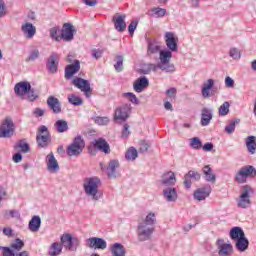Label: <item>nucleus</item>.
Masks as SVG:
<instances>
[{
    "label": "nucleus",
    "instance_id": "c756f323",
    "mask_svg": "<svg viewBox=\"0 0 256 256\" xmlns=\"http://www.w3.org/2000/svg\"><path fill=\"white\" fill-rule=\"evenodd\" d=\"M177 183V178L175 173L169 171L163 174L162 176V185H175Z\"/></svg>",
    "mask_w": 256,
    "mask_h": 256
},
{
    "label": "nucleus",
    "instance_id": "f257e3e1",
    "mask_svg": "<svg viewBox=\"0 0 256 256\" xmlns=\"http://www.w3.org/2000/svg\"><path fill=\"white\" fill-rule=\"evenodd\" d=\"M14 92L18 97L29 99V101H35L37 96L35 95V90L31 88V83L27 81L18 82L14 86Z\"/></svg>",
    "mask_w": 256,
    "mask_h": 256
},
{
    "label": "nucleus",
    "instance_id": "7ed1b4c3",
    "mask_svg": "<svg viewBox=\"0 0 256 256\" xmlns=\"http://www.w3.org/2000/svg\"><path fill=\"white\" fill-rule=\"evenodd\" d=\"M83 149H85V140L81 136H76L67 147L66 153L69 157H79V154L83 153Z\"/></svg>",
    "mask_w": 256,
    "mask_h": 256
},
{
    "label": "nucleus",
    "instance_id": "3c124183",
    "mask_svg": "<svg viewBox=\"0 0 256 256\" xmlns=\"http://www.w3.org/2000/svg\"><path fill=\"white\" fill-rule=\"evenodd\" d=\"M240 121L241 120L237 119V120L230 122V124L225 127L226 133H229V134L233 133L235 131V125H237V123H240Z\"/></svg>",
    "mask_w": 256,
    "mask_h": 256
},
{
    "label": "nucleus",
    "instance_id": "393cba45",
    "mask_svg": "<svg viewBox=\"0 0 256 256\" xmlns=\"http://www.w3.org/2000/svg\"><path fill=\"white\" fill-rule=\"evenodd\" d=\"M133 87H134V91H136V93H141L143 91V89H147V87H149V80L145 77L138 78L134 82Z\"/></svg>",
    "mask_w": 256,
    "mask_h": 256
},
{
    "label": "nucleus",
    "instance_id": "5701e85b",
    "mask_svg": "<svg viewBox=\"0 0 256 256\" xmlns=\"http://www.w3.org/2000/svg\"><path fill=\"white\" fill-rule=\"evenodd\" d=\"M209 195H211V187L198 188L194 191V199L196 201H205Z\"/></svg>",
    "mask_w": 256,
    "mask_h": 256
},
{
    "label": "nucleus",
    "instance_id": "8fccbe9b",
    "mask_svg": "<svg viewBox=\"0 0 256 256\" xmlns=\"http://www.w3.org/2000/svg\"><path fill=\"white\" fill-rule=\"evenodd\" d=\"M59 33V27L55 26L50 29V37L55 39V41H61V35H57Z\"/></svg>",
    "mask_w": 256,
    "mask_h": 256
},
{
    "label": "nucleus",
    "instance_id": "c9c22d12",
    "mask_svg": "<svg viewBox=\"0 0 256 256\" xmlns=\"http://www.w3.org/2000/svg\"><path fill=\"white\" fill-rule=\"evenodd\" d=\"M54 127L58 133H65L69 129V123L65 120H58L55 122Z\"/></svg>",
    "mask_w": 256,
    "mask_h": 256
},
{
    "label": "nucleus",
    "instance_id": "9d476101",
    "mask_svg": "<svg viewBox=\"0 0 256 256\" xmlns=\"http://www.w3.org/2000/svg\"><path fill=\"white\" fill-rule=\"evenodd\" d=\"M129 111H131V105L129 104L118 107L114 113V120L122 122L127 121V119H129Z\"/></svg>",
    "mask_w": 256,
    "mask_h": 256
},
{
    "label": "nucleus",
    "instance_id": "bb28decb",
    "mask_svg": "<svg viewBox=\"0 0 256 256\" xmlns=\"http://www.w3.org/2000/svg\"><path fill=\"white\" fill-rule=\"evenodd\" d=\"M235 247L237 251L243 253L249 249V240L247 237L243 236L242 238L235 240Z\"/></svg>",
    "mask_w": 256,
    "mask_h": 256
},
{
    "label": "nucleus",
    "instance_id": "aec40b11",
    "mask_svg": "<svg viewBox=\"0 0 256 256\" xmlns=\"http://www.w3.org/2000/svg\"><path fill=\"white\" fill-rule=\"evenodd\" d=\"M201 179V174L199 172H195L193 170H190L185 176H184V185L186 189H191V180L193 181H199Z\"/></svg>",
    "mask_w": 256,
    "mask_h": 256
},
{
    "label": "nucleus",
    "instance_id": "09e8293b",
    "mask_svg": "<svg viewBox=\"0 0 256 256\" xmlns=\"http://www.w3.org/2000/svg\"><path fill=\"white\" fill-rule=\"evenodd\" d=\"M190 145L193 149H202L203 148V142L197 137H194L191 139Z\"/></svg>",
    "mask_w": 256,
    "mask_h": 256
},
{
    "label": "nucleus",
    "instance_id": "79ce46f5",
    "mask_svg": "<svg viewBox=\"0 0 256 256\" xmlns=\"http://www.w3.org/2000/svg\"><path fill=\"white\" fill-rule=\"evenodd\" d=\"M68 101L69 103H71V105H75L76 107L79 105H83V99L75 94H70L68 96Z\"/></svg>",
    "mask_w": 256,
    "mask_h": 256
},
{
    "label": "nucleus",
    "instance_id": "7c9ffc66",
    "mask_svg": "<svg viewBox=\"0 0 256 256\" xmlns=\"http://www.w3.org/2000/svg\"><path fill=\"white\" fill-rule=\"evenodd\" d=\"M213 85H215V80L214 79H208L206 83H204L203 88H202V96L207 99L211 97V94L209 91L213 89Z\"/></svg>",
    "mask_w": 256,
    "mask_h": 256
},
{
    "label": "nucleus",
    "instance_id": "a18cd8bd",
    "mask_svg": "<svg viewBox=\"0 0 256 256\" xmlns=\"http://www.w3.org/2000/svg\"><path fill=\"white\" fill-rule=\"evenodd\" d=\"M24 246H25V243H23L21 239H16L15 243L11 244L10 247L12 251H21Z\"/></svg>",
    "mask_w": 256,
    "mask_h": 256
},
{
    "label": "nucleus",
    "instance_id": "c85d7f7f",
    "mask_svg": "<svg viewBox=\"0 0 256 256\" xmlns=\"http://www.w3.org/2000/svg\"><path fill=\"white\" fill-rule=\"evenodd\" d=\"M230 239H232V241H237L239 239H241L242 237H245V232L243 231V228L239 227V226H235L230 230Z\"/></svg>",
    "mask_w": 256,
    "mask_h": 256
},
{
    "label": "nucleus",
    "instance_id": "4c0bfd02",
    "mask_svg": "<svg viewBox=\"0 0 256 256\" xmlns=\"http://www.w3.org/2000/svg\"><path fill=\"white\" fill-rule=\"evenodd\" d=\"M171 57H173V53H171V51H160V61L163 65H167V63L171 61Z\"/></svg>",
    "mask_w": 256,
    "mask_h": 256
},
{
    "label": "nucleus",
    "instance_id": "6ab92c4d",
    "mask_svg": "<svg viewBox=\"0 0 256 256\" xmlns=\"http://www.w3.org/2000/svg\"><path fill=\"white\" fill-rule=\"evenodd\" d=\"M21 31L24 33L26 39H33L37 33V28L33 24L26 22L21 26Z\"/></svg>",
    "mask_w": 256,
    "mask_h": 256
},
{
    "label": "nucleus",
    "instance_id": "423d86ee",
    "mask_svg": "<svg viewBox=\"0 0 256 256\" xmlns=\"http://www.w3.org/2000/svg\"><path fill=\"white\" fill-rule=\"evenodd\" d=\"M36 141L39 147H47L49 143H51V135L49 134V130L47 126H40L38 129V134L36 136Z\"/></svg>",
    "mask_w": 256,
    "mask_h": 256
},
{
    "label": "nucleus",
    "instance_id": "cd10ccee",
    "mask_svg": "<svg viewBox=\"0 0 256 256\" xmlns=\"http://www.w3.org/2000/svg\"><path fill=\"white\" fill-rule=\"evenodd\" d=\"M118 167H119V161L111 160L109 162L108 167L106 169L109 179H113L116 177Z\"/></svg>",
    "mask_w": 256,
    "mask_h": 256
},
{
    "label": "nucleus",
    "instance_id": "2eb2a0df",
    "mask_svg": "<svg viewBox=\"0 0 256 256\" xmlns=\"http://www.w3.org/2000/svg\"><path fill=\"white\" fill-rule=\"evenodd\" d=\"M80 69L81 63L79 62V60H75L73 64L67 65L65 68V79L73 78V76L76 75V73H79Z\"/></svg>",
    "mask_w": 256,
    "mask_h": 256
},
{
    "label": "nucleus",
    "instance_id": "a19ab883",
    "mask_svg": "<svg viewBox=\"0 0 256 256\" xmlns=\"http://www.w3.org/2000/svg\"><path fill=\"white\" fill-rule=\"evenodd\" d=\"M15 149H17V151H20V153H29V151H31V147L29 146V144L23 141L18 142V144L15 146Z\"/></svg>",
    "mask_w": 256,
    "mask_h": 256
},
{
    "label": "nucleus",
    "instance_id": "ea45409f",
    "mask_svg": "<svg viewBox=\"0 0 256 256\" xmlns=\"http://www.w3.org/2000/svg\"><path fill=\"white\" fill-rule=\"evenodd\" d=\"M155 221V213L150 212L146 216L145 220L142 223H140V225H147L148 227H153V225H155Z\"/></svg>",
    "mask_w": 256,
    "mask_h": 256
},
{
    "label": "nucleus",
    "instance_id": "0e129e2a",
    "mask_svg": "<svg viewBox=\"0 0 256 256\" xmlns=\"http://www.w3.org/2000/svg\"><path fill=\"white\" fill-rule=\"evenodd\" d=\"M7 15V10L5 9V2L0 0V18L5 17Z\"/></svg>",
    "mask_w": 256,
    "mask_h": 256
},
{
    "label": "nucleus",
    "instance_id": "e2e57ef3",
    "mask_svg": "<svg viewBox=\"0 0 256 256\" xmlns=\"http://www.w3.org/2000/svg\"><path fill=\"white\" fill-rule=\"evenodd\" d=\"M225 86L229 88L235 87V80H233L231 77L227 76L225 78Z\"/></svg>",
    "mask_w": 256,
    "mask_h": 256
},
{
    "label": "nucleus",
    "instance_id": "a211bd4d",
    "mask_svg": "<svg viewBox=\"0 0 256 256\" xmlns=\"http://www.w3.org/2000/svg\"><path fill=\"white\" fill-rule=\"evenodd\" d=\"M125 15L115 14L113 17V23L116 31L122 33L127 29V23H125Z\"/></svg>",
    "mask_w": 256,
    "mask_h": 256
},
{
    "label": "nucleus",
    "instance_id": "c03bdc74",
    "mask_svg": "<svg viewBox=\"0 0 256 256\" xmlns=\"http://www.w3.org/2000/svg\"><path fill=\"white\" fill-rule=\"evenodd\" d=\"M241 169H242V171L244 173V176L246 178L247 177H255L256 176V169L253 166H246V167H243Z\"/></svg>",
    "mask_w": 256,
    "mask_h": 256
},
{
    "label": "nucleus",
    "instance_id": "ddd939ff",
    "mask_svg": "<svg viewBox=\"0 0 256 256\" xmlns=\"http://www.w3.org/2000/svg\"><path fill=\"white\" fill-rule=\"evenodd\" d=\"M75 31V26L71 25L70 23H65L62 27L60 37L63 39V41H73Z\"/></svg>",
    "mask_w": 256,
    "mask_h": 256
},
{
    "label": "nucleus",
    "instance_id": "69168bd1",
    "mask_svg": "<svg viewBox=\"0 0 256 256\" xmlns=\"http://www.w3.org/2000/svg\"><path fill=\"white\" fill-rule=\"evenodd\" d=\"M102 55H103V50H99V49L92 50V57H94V59H101Z\"/></svg>",
    "mask_w": 256,
    "mask_h": 256
},
{
    "label": "nucleus",
    "instance_id": "412c9836",
    "mask_svg": "<svg viewBox=\"0 0 256 256\" xmlns=\"http://www.w3.org/2000/svg\"><path fill=\"white\" fill-rule=\"evenodd\" d=\"M47 105L51 111L55 114L61 113V102L55 96H49L47 99Z\"/></svg>",
    "mask_w": 256,
    "mask_h": 256
},
{
    "label": "nucleus",
    "instance_id": "de8ad7c7",
    "mask_svg": "<svg viewBox=\"0 0 256 256\" xmlns=\"http://www.w3.org/2000/svg\"><path fill=\"white\" fill-rule=\"evenodd\" d=\"M114 69L118 73H121V71H123V56L116 57V63L114 64Z\"/></svg>",
    "mask_w": 256,
    "mask_h": 256
},
{
    "label": "nucleus",
    "instance_id": "864d4df0",
    "mask_svg": "<svg viewBox=\"0 0 256 256\" xmlns=\"http://www.w3.org/2000/svg\"><path fill=\"white\" fill-rule=\"evenodd\" d=\"M152 13H154L156 17H165V15H167V10L158 7V8H153Z\"/></svg>",
    "mask_w": 256,
    "mask_h": 256
},
{
    "label": "nucleus",
    "instance_id": "774afa93",
    "mask_svg": "<svg viewBox=\"0 0 256 256\" xmlns=\"http://www.w3.org/2000/svg\"><path fill=\"white\" fill-rule=\"evenodd\" d=\"M39 58V50H34L30 56L27 58V61H35V59Z\"/></svg>",
    "mask_w": 256,
    "mask_h": 256
},
{
    "label": "nucleus",
    "instance_id": "58836bf2",
    "mask_svg": "<svg viewBox=\"0 0 256 256\" xmlns=\"http://www.w3.org/2000/svg\"><path fill=\"white\" fill-rule=\"evenodd\" d=\"M125 157L128 161H135L136 158L138 157V152L135 147H130L125 154Z\"/></svg>",
    "mask_w": 256,
    "mask_h": 256
},
{
    "label": "nucleus",
    "instance_id": "49530a36",
    "mask_svg": "<svg viewBox=\"0 0 256 256\" xmlns=\"http://www.w3.org/2000/svg\"><path fill=\"white\" fill-rule=\"evenodd\" d=\"M159 45L155 42H150L148 44V55H153V53H159Z\"/></svg>",
    "mask_w": 256,
    "mask_h": 256
},
{
    "label": "nucleus",
    "instance_id": "2f4dec72",
    "mask_svg": "<svg viewBox=\"0 0 256 256\" xmlns=\"http://www.w3.org/2000/svg\"><path fill=\"white\" fill-rule=\"evenodd\" d=\"M41 228V217L34 216L29 222V229L32 231V233H37L39 229Z\"/></svg>",
    "mask_w": 256,
    "mask_h": 256
},
{
    "label": "nucleus",
    "instance_id": "4be33fe9",
    "mask_svg": "<svg viewBox=\"0 0 256 256\" xmlns=\"http://www.w3.org/2000/svg\"><path fill=\"white\" fill-rule=\"evenodd\" d=\"M59 68V54L53 53L47 62V69L49 73H55Z\"/></svg>",
    "mask_w": 256,
    "mask_h": 256
},
{
    "label": "nucleus",
    "instance_id": "4d7b16f0",
    "mask_svg": "<svg viewBox=\"0 0 256 256\" xmlns=\"http://www.w3.org/2000/svg\"><path fill=\"white\" fill-rule=\"evenodd\" d=\"M148 150H149V144L147 142H145V140L140 141L139 152L145 153Z\"/></svg>",
    "mask_w": 256,
    "mask_h": 256
},
{
    "label": "nucleus",
    "instance_id": "bf43d9fd",
    "mask_svg": "<svg viewBox=\"0 0 256 256\" xmlns=\"http://www.w3.org/2000/svg\"><path fill=\"white\" fill-rule=\"evenodd\" d=\"M137 25H138L137 21H132L128 26V31L131 36H133V33H135V30L137 29Z\"/></svg>",
    "mask_w": 256,
    "mask_h": 256
},
{
    "label": "nucleus",
    "instance_id": "9b49d317",
    "mask_svg": "<svg viewBox=\"0 0 256 256\" xmlns=\"http://www.w3.org/2000/svg\"><path fill=\"white\" fill-rule=\"evenodd\" d=\"M155 229L153 226H147L145 224H139L138 226V237L140 241H147V239L151 238Z\"/></svg>",
    "mask_w": 256,
    "mask_h": 256
},
{
    "label": "nucleus",
    "instance_id": "338daca9",
    "mask_svg": "<svg viewBox=\"0 0 256 256\" xmlns=\"http://www.w3.org/2000/svg\"><path fill=\"white\" fill-rule=\"evenodd\" d=\"M131 135V132H129V124H124L123 130H122V137L127 139Z\"/></svg>",
    "mask_w": 256,
    "mask_h": 256
},
{
    "label": "nucleus",
    "instance_id": "052dcab7",
    "mask_svg": "<svg viewBox=\"0 0 256 256\" xmlns=\"http://www.w3.org/2000/svg\"><path fill=\"white\" fill-rule=\"evenodd\" d=\"M166 95L167 97H169V99H175L176 95H177V89L175 88H170L166 91Z\"/></svg>",
    "mask_w": 256,
    "mask_h": 256
},
{
    "label": "nucleus",
    "instance_id": "37998d69",
    "mask_svg": "<svg viewBox=\"0 0 256 256\" xmlns=\"http://www.w3.org/2000/svg\"><path fill=\"white\" fill-rule=\"evenodd\" d=\"M229 107H231V104L229 102H224L218 109V113L221 117H225L226 115H229Z\"/></svg>",
    "mask_w": 256,
    "mask_h": 256
},
{
    "label": "nucleus",
    "instance_id": "f03ea898",
    "mask_svg": "<svg viewBox=\"0 0 256 256\" xmlns=\"http://www.w3.org/2000/svg\"><path fill=\"white\" fill-rule=\"evenodd\" d=\"M99 185H101V180L99 178L94 177V178H88L85 180L84 183V189L87 195L92 197L94 201H97L99 199Z\"/></svg>",
    "mask_w": 256,
    "mask_h": 256
},
{
    "label": "nucleus",
    "instance_id": "a878e982",
    "mask_svg": "<svg viewBox=\"0 0 256 256\" xmlns=\"http://www.w3.org/2000/svg\"><path fill=\"white\" fill-rule=\"evenodd\" d=\"M211 119H213V113L208 108H203L201 112V125L202 127H207L209 123H211Z\"/></svg>",
    "mask_w": 256,
    "mask_h": 256
},
{
    "label": "nucleus",
    "instance_id": "e433bc0d",
    "mask_svg": "<svg viewBox=\"0 0 256 256\" xmlns=\"http://www.w3.org/2000/svg\"><path fill=\"white\" fill-rule=\"evenodd\" d=\"M164 197L167 199V201H176L177 200V190H175V188L165 189Z\"/></svg>",
    "mask_w": 256,
    "mask_h": 256
},
{
    "label": "nucleus",
    "instance_id": "4468645a",
    "mask_svg": "<svg viewBox=\"0 0 256 256\" xmlns=\"http://www.w3.org/2000/svg\"><path fill=\"white\" fill-rule=\"evenodd\" d=\"M87 243L90 249H101L102 251L107 249V241L103 238L92 237L87 240Z\"/></svg>",
    "mask_w": 256,
    "mask_h": 256
},
{
    "label": "nucleus",
    "instance_id": "13d9d810",
    "mask_svg": "<svg viewBox=\"0 0 256 256\" xmlns=\"http://www.w3.org/2000/svg\"><path fill=\"white\" fill-rule=\"evenodd\" d=\"M124 97H128L129 101H131V103H139V100L137 99V96L131 92L125 93Z\"/></svg>",
    "mask_w": 256,
    "mask_h": 256
},
{
    "label": "nucleus",
    "instance_id": "dca6fc26",
    "mask_svg": "<svg viewBox=\"0 0 256 256\" xmlns=\"http://www.w3.org/2000/svg\"><path fill=\"white\" fill-rule=\"evenodd\" d=\"M164 39L166 46L168 49H170V51H177V43H179V38H177L173 32H166Z\"/></svg>",
    "mask_w": 256,
    "mask_h": 256
},
{
    "label": "nucleus",
    "instance_id": "6e6d98bb",
    "mask_svg": "<svg viewBox=\"0 0 256 256\" xmlns=\"http://www.w3.org/2000/svg\"><path fill=\"white\" fill-rule=\"evenodd\" d=\"M230 57L232 59H241V52L237 48L230 49Z\"/></svg>",
    "mask_w": 256,
    "mask_h": 256
},
{
    "label": "nucleus",
    "instance_id": "1a4fd4ad",
    "mask_svg": "<svg viewBox=\"0 0 256 256\" xmlns=\"http://www.w3.org/2000/svg\"><path fill=\"white\" fill-rule=\"evenodd\" d=\"M72 85H74V87L77 89H80V91H82L86 97H91V84L89 81L77 77L72 80Z\"/></svg>",
    "mask_w": 256,
    "mask_h": 256
},
{
    "label": "nucleus",
    "instance_id": "72a5a7b5",
    "mask_svg": "<svg viewBox=\"0 0 256 256\" xmlns=\"http://www.w3.org/2000/svg\"><path fill=\"white\" fill-rule=\"evenodd\" d=\"M111 251H112V256H125V247L123 246V244L120 243H115L113 244V246L111 247Z\"/></svg>",
    "mask_w": 256,
    "mask_h": 256
},
{
    "label": "nucleus",
    "instance_id": "473e14b6",
    "mask_svg": "<svg viewBox=\"0 0 256 256\" xmlns=\"http://www.w3.org/2000/svg\"><path fill=\"white\" fill-rule=\"evenodd\" d=\"M246 147L251 155H255L256 152V137L255 136H248L246 138Z\"/></svg>",
    "mask_w": 256,
    "mask_h": 256
},
{
    "label": "nucleus",
    "instance_id": "0eeeda50",
    "mask_svg": "<svg viewBox=\"0 0 256 256\" xmlns=\"http://www.w3.org/2000/svg\"><path fill=\"white\" fill-rule=\"evenodd\" d=\"M219 256H231L233 255V244L226 242L225 239L219 238L216 241Z\"/></svg>",
    "mask_w": 256,
    "mask_h": 256
},
{
    "label": "nucleus",
    "instance_id": "5fc2aeb1",
    "mask_svg": "<svg viewBox=\"0 0 256 256\" xmlns=\"http://www.w3.org/2000/svg\"><path fill=\"white\" fill-rule=\"evenodd\" d=\"M96 125H107L109 123L108 117H96L95 118Z\"/></svg>",
    "mask_w": 256,
    "mask_h": 256
},
{
    "label": "nucleus",
    "instance_id": "6e6552de",
    "mask_svg": "<svg viewBox=\"0 0 256 256\" xmlns=\"http://www.w3.org/2000/svg\"><path fill=\"white\" fill-rule=\"evenodd\" d=\"M251 187L248 185L243 187V192L241 193L239 200H238V207H241L242 209H247L249 205H251V193H252Z\"/></svg>",
    "mask_w": 256,
    "mask_h": 256
},
{
    "label": "nucleus",
    "instance_id": "b1692460",
    "mask_svg": "<svg viewBox=\"0 0 256 256\" xmlns=\"http://www.w3.org/2000/svg\"><path fill=\"white\" fill-rule=\"evenodd\" d=\"M202 173L204 175L205 181H208V183H215V181H217V176L215 175V173H213V169H211V166H204L202 169Z\"/></svg>",
    "mask_w": 256,
    "mask_h": 256
},
{
    "label": "nucleus",
    "instance_id": "680f3d73",
    "mask_svg": "<svg viewBox=\"0 0 256 256\" xmlns=\"http://www.w3.org/2000/svg\"><path fill=\"white\" fill-rule=\"evenodd\" d=\"M3 251V256H15V253L9 247H0Z\"/></svg>",
    "mask_w": 256,
    "mask_h": 256
},
{
    "label": "nucleus",
    "instance_id": "f704fd0d",
    "mask_svg": "<svg viewBox=\"0 0 256 256\" xmlns=\"http://www.w3.org/2000/svg\"><path fill=\"white\" fill-rule=\"evenodd\" d=\"M62 251H63V245L57 242H54L51 244L48 254L50 256H57V255H61Z\"/></svg>",
    "mask_w": 256,
    "mask_h": 256
},
{
    "label": "nucleus",
    "instance_id": "20e7f679",
    "mask_svg": "<svg viewBox=\"0 0 256 256\" xmlns=\"http://www.w3.org/2000/svg\"><path fill=\"white\" fill-rule=\"evenodd\" d=\"M60 243L66 251H77V248L81 245L79 238L73 237L69 233H65L60 237Z\"/></svg>",
    "mask_w": 256,
    "mask_h": 256
},
{
    "label": "nucleus",
    "instance_id": "39448f33",
    "mask_svg": "<svg viewBox=\"0 0 256 256\" xmlns=\"http://www.w3.org/2000/svg\"><path fill=\"white\" fill-rule=\"evenodd\" d=\"M14 133L15 123L10 117L5 118L0 125V138L12 137Z\"/></svg>",
    "mask_w": 256,
    "mask_h": 256
},
{
    "label": "nucleus",
    "instance_id": "603ef678",
    "mask_svg": "<svg viewBox=\"0 0 256 256\" xmlns=\"http://www.w3.org/2000/svg\"><path fill=\"white\" fill-rule=\"evenodd\" d=\"M235 181L237 183H245L247 181V178L245 177V174L242 171V169H240L239 172L236 174Z\"/></svg>",
    "mask_w": 256,
    "mask_h": 256
},
{
    "label": "nucleus",
    "instance_id": "f8f14e48",
    "mask_svg": "<svg viewBox=\"0 0 256 256\" xmlns=\"http://www.w3.org/2000/svg\"><path fill=\"white\" fill-rule=\"evenodd\" d=\"M92 145L94 149L105 153V155H109V153H111V146H109L107 140L103 138L95 139L94 141H92Z\"/></svg>",
    "mask_w": 256,
    "mask_h": 256
},
{
    "label": "nucleus",
    "instance_id": "f3484780",
    "mask_svg": "<svg viewBox=\"0 0 256 256\" xmlns=\"http://www.w3.org/2000/svg\"><path fill=\"white\" fill-rule=\"evenodd\" d=\"M46 165L50 173H57V171H59V162H57V159H55L53 152L46 156Z\"/></svg>",
    "mask_w": 256,
    "mask_h": 256
}]
</instances>
